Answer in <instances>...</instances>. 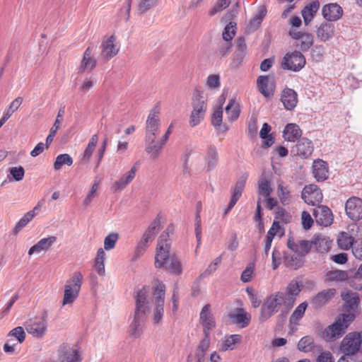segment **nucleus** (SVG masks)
<instances>
[{"instance_id":"obj_1","label":"nucleus","mask_w":362,"mask_h":362,"mask_svg":"<svg viewBox=\"0 0 362 362\" xmlns=\"http://www.w3.org/2000/svg\"><path fill=\"white\" fill-rule=\"evenodd\" d=\"M135 298L136 308L133 321L129 326V332L132 337L137 338L143 332L144 325L151 309L152 296L149 287L144 286L138 291Z\"/></svg>"},{"instance_id":"obj_2","label":"nucleus","mask_w":362,"mask_h":362,"mask_svg":"<svg viewBox=\"0 0 362 362\" xmlns=\"http://www.w3.org/2000/svg\"><path fill=\"white\" fill-rule=\"evenodd\" d=\"M159 115V109L154 107L150 111L146 121L145 150L152 159H155L153 148L154 146H156V138L160 134V121Z\"/></svg>"},{"instance_id":"obj_3","label":"nucleus","mask_w":362,"mask_h":362,"mask_svg":"<svg viewBox=\"0 0 362 362\" xmlns=\"http://www.w3.org/2000/svg\"><path fill=\"white\" fill-rule=\"evenodd\" d=\"M285 293L281 291L275 292L267 296L260 308L259 321L264 322L278 313L285 303Z\"/></svg>"},{"instance_id":"obj_4","label":"nucleus","mask_w":362,"mask_h":362,"mask_svg":"<svg viewBox=\"0 0 362 362\" xmlns=\"http://www.w3.org/2000/svg\"><path fill=\"white\" fill-rule=\"evenodd\" d=\"M355 319L353 313H342L337 318L336 321L328 326L323 332V337L327 341H332L341 337L347 329L349 325Z\"/></svg>"},{"instance_id":"obj_5","label":"nucleus","mask_w":362,"mask_h":362,"mask_svg":"<svg viewBox=\"0 0 362 362\" xmlns=\"http://www.w3.org/2000/svg\"><path fill=\"white\" fill-rule=\"evenodd\" d=\"M83 282V276L79 271L74 272L64 285L63 305L73 303L78 298Z\"/></svg>"},{"instance_id":"obj_6","label":"nucleus","mask_w":362,"mask_h":362,"mask_svg":"<svg viewBox=\"0 0 362 362\" xmlns=\"http://www.w3.org/2000/svg\"><path fill=\"white\" fill-rule=\"evenodd\" d=\"M172 230L171 227L168 226L166 231L163 232L158 238L155 256V266L156 268H163L172 256L170 254V243L169 240V232Z\"/></svg>"},{"instance_id":"obj_7","label":"nucleus","mask_w":362,"mask_h":362,"mask_svg":"<svg viewBox=\"0 0 362 362\" xmlns=\"http://www.w3.org/2000/svg\"><path fill=\"white\" fill-rule=\"evenodd\" d=\"M300 245V240L296 243L293 236H289L287 240V247L295 254L285 252L284 255V264L292 269H298L304 264V257L308 253H303Z\"/></svg>"},{"instance_id":"obj_8","label":"nucleus","mask_w":362,"mask_h":362,"mask_svg":"<svg viewBox=\"0 0 362 362\" xmlns=\"http://www.w3.org/2000/svg\"><path fill=\"white\" fill-rule=\"evenodd\" d=\"M192 103L193 110L191 112L189 124L192 127H195L204 119L207 104L205 97L197 90L193 93Z\"/></svg>"},{"instance_id":"obj_9","label":"nucleus","mask_w":362,"mask_h":362,"mask_svg":"<svg viewBox=\"0 0 362 362\" xmlns=\"http://www.w3.org/2000/svg\"><path fill=\"white\" fill-rule=\"evenodd\" d=\"M303 253H308L312 249L315 251L324 253L328 252L331 247V242L329 239L322 235H314L310 240H300V245Z\"/></svg>"},{"instance_id":"obj_10","label":"nucleus","mask_w":362,"mask_h":362,"mask_svg":"<svg viewBox=\"0 0 362 362\" xmlns=\"http://www.w3.org/2000/svg\"><path fill=\"white\" fill-rule=\"evenodd\" d=\"M155 291V308L153 310V322L156 324L159 323L163 317L164 313V300L165 286L161 282L157 281L153 286Z\"/></svg>"},{"instance_id":"obj_11","label":"nucleus","mask_w":362,"mask_h":362,"mask_svg":"<svg viewBox=\"0 0 362 362\" xmlns=\"http://www.w3.org/2000/svg\"><path fill=\"white\" fill-rule=\"evenodd\" d=\"M361 334L357 332L349 333L341 341L339 349L345 356L354 355L360 348Z\"/></svg>"},{"instance_id":"obj_12","label":"nucleus","mask_w":362,"mask_h":362,"mask_svg":"<svg viewBox=\"0 0 362 362\" xmlns=\"http://www.w3.org/2000/svg\"><path fill=\"white\" fill-rule=\"evenodd\" d=\"M47 314L46 311H44L41 317L30 320L27 322L25 329L33 337L41 338L47 332Z\"/></svg>"},{"instance_id":"obj_13","label":"nucleus","mask_w":362,"mask_h":362,"mask_svg":"<svg viewBox=\"0 0 362 362\" xmlns=\"http://www.w3.org/2000/svg\"><path fill=\"white\" fill-rule=\"evenodd\" d=\"M305 63L303 54L300 52L294 51L284 56L281 66L284 69L298 72L305 66Z\"/></svg>"},{"instance_id":"obj_14","label":"nucleus","mask_w":362,"mask_h":362,"mask_svg":"<svg viewBox=\"0 0 362 362\" xmlns=\"http://www.w3.org/2000/svg\"><path fill=\"white\" fill-rule=\"evenodd\" d=\"M210 307L209 304H206L199 314V323L203 327L204 339H210L211 332L216 327V321Z\"/></svg>"},{"instance_id":"obj_15","label":"nucleus","mask_w":362,"mask_h":362,"mask_svg":"<svg viewBox=\"0 0 362 362\" xmlns=\"http://www.w3.org/2000/svg\"><path fill=\"white\" fill-rule=\"evenodd\" d=\"M345 212L349 218L353 221L362 219V199L351 197L345 203Z\"/></svg>"},{"instance_id":"obj_16","label":"nucleus","mask_w":362,"mask_h":362,"mask_svg":"<svg viewBox=\"0 0 362 362\" xmlns=\"http://www.w3.org/2000/svg\"><path fill=\"white\" fill-rule=\"evenodd\" d=\"M288 34L291 38L298 40L296 46L303 52L308 51L313 45L314 36L311 33H303L291 28Z\"/></svg>"},{"instance_id":"obj_17","label":"nucleus","mask_w":362,"mask_h":362,"mask_svg":"<svg viewBox=\"0 0 362 362\" xmlns=\"http://www.w3.org/2000/svg\"><path fill=\"white\" fill-rule=\"evenodd\" d=\"M301 197L305 203L313 206L321 202L323 198L320 189L315 185L305 186L303 189Z\"/></svg>"},{"instance_id":"obj_18","label":"nucleus","mask_w":362,"mask_h":362,"mask_svg":"<svg viewBox=\"0 0 362 362\" xmlns=\"http://www.w3.org/2000/svg\"><path fill=\"white\" fill-rule=\"evenodd\" d=\"M96 50V47L93 45H90L85 50L83 59L79 66L78 71L83 73L87 71L90 73L95 69L97 65V61L94 57V54Z\"/></svg>"},{"instance_id":"obj_19","label":"nucleus","mask_w":362,"mask_h":362,"mask_svg":"<svg viewBox=\"0 0 362 362\" xmlns=\"http://www.w3.org/2000/svg\"><path fill=\"white\" fill-rule=\"evenodd\" d=\"M313 214L317 224L329 226L333 223L334 216L331 209L325 205H320L313 209Z\"/></svg>"},{"instance_id":"obj_20","label":"nucleus","mask_w":362,"mask_h":362,"mask_svg":"<svg viewBox=\"0 0 362 362\" xmlns=\"http://www.w3.org/2000/svg\"><path fill=\"white\" fill-rule=\"evenodd\" d=\"M247 175H243L235 183L231 189V198L228 207L225 209L223 216H226L236 204L238 199L242 196V193L245 189Z\"/></svg>"},{"instance_id":"obj_21","label":"nucleus","mask_w":362,"mask_h":362,"mask_svg":"<svg viewBox=\"0 0 362 362\" xmlns=\"http://www.w3.org/2000/svg\"><path fill=\"white\" fill-rule=\"evenodd\" d=\"M116 38L111 35L101 44L100 57L106 61L115 57L119 52V46L115 43Z\"/></svg>"},{"instance_id":"obj_22","label":"nucleus","mask_w":362,"mask_h":362,"mask_svg":"<svg viewBox=\"0 0 362 362\" xmlns=\"http://www.w3.org/2000/svg\"><path fill=\"white\" fill-rule=\"evenodd\" d=\"M313 149L312 141L307 138H301L297 141L292 151L301 158H308L313 153Z\"/></svg>"},{"instance_id":"obj_23","label":"nucleus","mask_w":362,"mask_h":362,"mask_svg":"<svg viewBox=\"0 0 362 362\" xmlns=\"http://www.w3.org/2000/svg\"><path fill=\"white\" fill-rule=\"evenodd\" d=\"M322 14L329 22L338 21L343 15L342 8L336 3H331L323 6Z\"/></svg>"},{"instance_id":"obj_24","label":"nucleus","mask_w":362,"mask_h":362,"mask_svg":"<svg viewBox=\"0 0 362 362\" xmlns=\"http://www.w3.org/2000/svg\"><path fill=\"white\" fill-rule=\"evenodd\" d=\"M334 33V24L329 21L322 22L316 30L317 37L325 42L332 39Z\"/></svg>"},{"instance_id":"obj_25","label":"nucleus","mask_w":362,"mask_h":362,"mask_svg":"<svg viewBox=\"0 0 362 362\" xmlns=\"http://www.w3.org/2000/svg\"><path fill=\"white\" fill-rule=\"evenodd\" d=\"M281 100L287 110H293L298 103V94L291 88H284L281 95Z\"/></svg>"},{"instance_id":"obj_26","label":"nucleus","mask_w":362,"mask_h":362,"mask_svg":"<svg viewBox=\"0 0 362 362\" xmlns=\"http://www.w3.org/2000/svg\"><path fill=\"white\" fill-rule=\"evenodd\" d=\"M229 317L234 323L240 325L242 328L248 326L251 320V315L242 308H236L229 315Z\"/></svg>"},{"instance_id":"obj_27","label":"nucleus","mask_w":362,"mask_h":362,"mask_svg":"<svg viewBox=\"0 0 362 362\" xmlns=\"http://www.w3.org/2000/svg\"><path fill=\"white\" fill-rule=\"evenodd\" d=\"M351 228L350 232L351 234L349 235L346 233L342 232L339 234L338 239H337V243L339 247L342 249L347 250L350 247L352 248V247L354 245L355 240L352 237L353 235H356L354 231V228L356 229V232H358V230L359 229V226L357 224H353L349 226Z\"/></svg>"},{"instance_id":"obj_28","label":"nucleus","mask_w":362,"mask_h":362,"mask_svg":"<svg viewBox=\"0 0 362 362\" xmlns=\"http://www.w3.org/2000/svg\"><path fill=\"white\" fill-rule=\"evenodd\" d=\"M56 241L57 237L53 235L42 238L29 249L28 255H32L35 253H40L42 251L45 252L48 250Z\"/></svg>"},{"instance_id":"obj_29","label":"nucleus","mask_w":362,"mask_h":362,"mask_svg":"<svg viewBox=\"0 0 362 362\" xmlns=\"http://www.w3.org/2000/svg\"><path fill=\"white\" fill-rule=\"evenodd\" d=\"M335 293L336 291L334 288L323 290L313 298L311 303L314 307L321 308L329 302Z\"/></svg>"},{"instance_id":"obj_30","label":"nucleus","mask_w":362,"mask_h":362,"mask_svg":"<svg viewBox=\"0 0 362 362\" xmlns=\"http://www.w3.org/2000/svg\"><path fill=\"white\" fill-rule=\"evenodd\" d=\"M136 168L134 165L130 170L123 175L119 180L114 182L112 188L115 192L122 190L127 185H129L135 177L136 173Z\"/></svg>"},{"instance_id":"obj_31","label":"nucleus","mask_w":362,"mask_h":362,"mask_svg":"<svg viewBox=\"0 0 362 362\" xmlns=\"http://www.w3.org/2000/svg\"><path fill=\"white\" fill-rule=\"evenodd\" d=\"M314 177L317 181H324L328 177V169L326 162L322 160H315L313 165Z\"/></svg>"},{"instance_id":"obj_32","label":"nucleus","mask_w":362,"mask_h":362,"mask_svg":"<svg viewBox=\"0 0 362 362\" xmlns=\"http://www.w3.org/2000/svg\"><path fill=\"white\" fill-rule=\"evenodd\" d=\"M267 11L265 6H262L259 8L257 13L250 20L247 25L246 29L248 33L254 32L259 28L263 19L267 15Z\"/></svg>"},{"instance_id":"obj_33","label":"nucleus","mask_w":362,"mask_h":362,"mask_svg":"<svg viewBox=\"0 0 362 362\" xmlns=\"http://www.w3.org/2000/svg\"><path fill=\"white\" fill-rule=\"evenodd\" d=\"M320 8V2L318 1H313L308 4L302 11V16L305 24L308 25L313 20L314 16Z\"/></svg>"},{"instance_id":"obj_34","label":"nucleus","mask_w":362,"mask_h":362,"mask_svg":"<svg viewBox=\"0 0 362 362\" xmlns=\"http://www.w3.org/2000/svg\"><path fill=\"white\" fill-rule=\"evenodd\" d=\"M98 141V134H93L90 137L86 149L84 150L83 153L80 156V160H81V163L86 164L90 160L91 156L95 148Z\"/></svg>"},{"instance_id":"obj_35","label":"nucleus","mask_w":362,"mask_h":362,"mask_svg":"<svg viewBox=\"0 0 362 362\" xmlns=\"http://www.w3.org/2000/svg\"><path fill=\"white\" fill-rule=\"evenodd\" d=\"M283 136L286 141H295L301 136V130L296 124H288L283 132Z\"/></svg>"},{"instance_id":"obj_36","label":"nucleus","mask_w":362,"mask_h":362,"mask_svg":"<svg viewBox=\"0 0 362 362\" xmlns=\"http://www.w3.org/2000/svg\"><path fill=\"white\" fill-rule=\"evenodd\" d=\"M341 298L345 302L347 311H354L359 303L358 295L356 293L347 291L341 294Z\"/></svg>"},{"instance_id":"obj_37","label":"nucleus","mask_w":362,"mask_h":362,"mask_svg":"<svg viewBox=\"0 0 362 362\" xmlns=\"http://www.w3.org/2000/svg\"><path fill=\"white\" fill-rule=\"evenodd\" d=\"M64 112H65L64 107H62L59 110L55 122H54L53 126L52 127V128L50 129L49 134H48V136L46 138L47 146H49L50 145V144L52 142L54 137L55 136V135L57 134V132L59 129L60 124L62 121Z\"/></svg>"},{"instance_id":"obj_38","label":"nucleus","mask_w":362,"mask_h":362,"mask_svg":"<svg viewBox=\"0 0 362 362\" xmlns=\"http://www.w3.org/2000/svg\"><path fill=\"white\" fill-rule=\"evenodd\" d=\"M210 346V339H202L194 353L195 362H205L206 353Z\"/></svg>"},{"instance_id":"obj_39","label":"nucleus","mask_w":362,"mask_h":362,"mask_svg":"<svg viewBox=\"0 0 362 362\" xmlns=\"http://www.w3.org/2000/svg\"><path fill=\"white\" fill-rule=\"evenodd\" d=\"M303 287L302 282L297 280H292L287 286L286 293L288 297L289 300L293 302L296 299V296L300 293Z\"/></svg>"},{"instance_id":"obj_40","label":"nucleus","mask_w":362,"mask_h":362,"mask_svg":"<svg viewBox=\"0 0 362 362\" xmlns=\"http://www.w3.org/2000/svg\"><path fill=\"white\" fill-rule=\"evenodd\" d=\"M205 160L208 170L215 168L218 160V156L214 146L211 145L208 147Z\"/></svg>"},{"instance_id":"obj_41","label":"nucleus","mask_w":362,"mask_h":362,"mask_svg":"<svg viewBox=\"0 0 362 362\" xmlns=\"http://www.w3.org/2000/svg\"><path fill=\"white\" fill-rule=\"evenodd\" d=\"M298 349L304 353L313 351L315 349L314 339L311 336H305L302 337L298 343Z\"/></svg>"},{"instance_id":"obj_42","label":"nucleus","mask_w":362,"mask_h":362,"mask_svg":"<svg viewBox=\"0 0 362 362\" xmlns=\"http://www.w3.org/2000/svg\"><path fill=\"white\" fill-rule=\"evenodd\" d=\"M225 110L228 119L232 122L235 121L240 116V107L239 105L235 104L234 99L228 101Z\"/></svg>"},{"instance_id":"obj_43","label":"nucleus","mask_w":362,"mask_h":362,"mask_svg":"<svg viewBox=\"0 0 362 362\" xmlns=\"http://www.w3.org/2000/svg\"><path fill=\"white\" fill-rule=\"evenodd\" d=\"M164 267L166 270L174 274L180 275L182 272L181 262L175 255H172L169 261H168V264Z\"/></svg>"},{"instance_id":"obj_44","label":"nucleus","mask_w":362,"mask_h":362,"mask_svg":"<svg viewBox=\"0 0 362 362\" xmlns=\"http://www.w3.org/2000/svg\"><path fill=\"white\" fill-rule=\"evenodd\" d=\"M271 131V127L267 123H264L259 132V136L263 140V146L268 148L274 143V137L269 132Z\"/></svg>"},{"instance_id":"obj_45","label":"nucleus","mask_w":362,"mask_h":362,"mask_svg":"<svg viewBox=\"0 0 362 362\" xmlns=\"http://www.w3.org/2000/svg\"><path fill=\"white\" fill-rule=\"evenodd\" d=\"M173 124H170L165 132L163 137L157 141L156 146H154L153 151H154V158H157L160 153L163 146L169 139V136L172 132Z\"/></svg>"},{"instance_id":"obj_46","label":"nucleus","mask_w":362,"mask_h":362,"mask_svg":"<svg viewBox=\"0 0 362 362\" xmlns=\"http://www.w3.org/2000/svg\"><path fill=\"white\" fill-rule=\"evenodd\" d=\"M241 336L239 334H232L227 337L221 344L220 349L223 351L233 350L235 344L240 341Z\"/></svg>"},{"instance_id":"obj_47","label":"nucleus","mask_w":362,"mask_h":362,"mask_svg":"<svg viewBox=\"0 0 362 362\" xmlns=\"http://www.w3.org/2000/svg\"><path fill=\"white\" fill-rule=\"evenodd\" d=\"M73 164V158L68 153L59 154L57 156L54 163V169L55 170H60L63 165H66L71 166Z\"/></svg>"},{"instance_id":"obj_48","label":"nucleus","mask_w":362,"mask_h":362,"mask_svg":"<svg viewBox=\"0 0 362 362\" xmlns=\"http://www.w3.org/2000/svg\"><path fill=\"white\" fill-rule=\"evenodd\" d=\"M272 192V188L270 181L265 177H261L258 185V194L259 197L270 196Z\"/></svg>"},{"instance_id":"obj_49","label":"nucleus","mask_w":362,"mask_h":362,"mask_svg":"<svg viewBox=\"0 0 362 362\" xmlns=\"http://www.w3.org/2000/svg\"><path fill=\"white\" fill-rule=\"evenodd\" d=\"M62 362H81V357L76 349H67L61 355Z\"/></svg>"},{"instance_id":"obj_50","label":"nucleus","mask_w":362,"mask_h":362,"mask_svg":"<svg viewBox=\"0 0 362 362\" xmlns=\"http://www.w3.org/2000/svg\"><path fill=\"white\" fill-rule=\"evenodd\" d=\"M307 307L308 303L306 302H303L299 304L293 312L290 317V322L292 324H297L298 322L304 316Z\"/></svg>"},{"instance_id":"obj_51","label":"nucleus","mask_w":362,"mask_h":362,"mask_svg":"<svg viewBox=\"0 0 362 362\" xmlns=\"http://www.w3.org/2000/svg\"><path fill=\"white\" fill-rule=\"evenodd\" d=\"M277 192L281 203L284 206L289 204L291 202V192L289 189L284 187L282 183H279L277 187Z\"/></svg>"},{"instance_id":"obj_52","label":"nucleus","mask_w":362,"mask_h":362,"mask_svg":"<svg viewBox=\"0 0 362 362\" xmlns=\"http://www.w3.org/2000/svg\"><path fill=\"white\" fill-rule=\"evenodd\" d=\"M36 213L34 211H28L24 214V216L18 221L16 224L13 232L15 233H18L23 228H24L35 216Z\"/></svg>"},{"instance_id":"obj_53","label":"nucleus","mask_w":362,"mask_h":362,"mask_svg":"<svg viewBox=\"0 0 362 362\" xmlns=\"http://www.w3.org/2000/svg\"><path fill=\"white\" fill-rule=\"evenodd\" d=\"M236 33V23L230 21L224 28L222 37L224 41L231 42Z\"/></svg>"},{"instance_id":"obj_54","label":"nucleus","mask_w":362,"mask_h":362,"mask_svg":"<svg viewBox=\"0 0 362 362\" xmlns=\"http://www.w3.org/2000/svg\"><path fill=\"white\" fill-rule=\"evenodd\" d=\"M257 86L261 93L265 97H269L272 95V92L268 89L269 76H260L257 81Z\"/></svg>"},{"instance_id":"obj_55","label":"nucleus","mask_w":362,"mask_h":362,"mask_svg":"<svg viewBox=\"0 0 362 362\" xmlns=\"http://www.w3.org/2000/svg\"><path fill=\"white\" fill-rule=\"evenodd\" d=\"M327 279L329 281H341L348 278L346 272L342 270H332L327 273Z\"/></svg>"},{"instance_id":"obj_56","label":"nucleus","mask_w":362,"mask_h":362,"mask_svg":"<svg viewBox=\"0 0 362 362\" xmlns=\"http://www.w3.org/2000/svg\"><path fill=\"white\" fill-rule=\"evenodd\" d=\"M160 0H140L138 4V11L140 13H144L156 6Z\"/></svg>"},{"instance_id":"obj_57","label":"nucleus","mask_w":362,"mask_h":362,"mask_svg":"<svg viewBox=\"0 0 362 362\" xmlns=\"http://www.w3.org/2000/svg\"><path fill=\"white\" fill-rule=\"evenodd\" d=\"M8 170L11 175L12 176V179L8 176L10 182H11L12 180L16 182H19L23 179L25 175V170L22 166L11 167Z\"/></svg>"},{"instance_id":"obj_58","label":"nucleus","mask_w":362,"mask_h":362,"mask_svg":"<svg viewBox=\"0 0 362 362\" xmlns=\"http://www.w3.org/2000/svg\"><path fill=\"white\" fill-rule=\"evenodd\" d=\"M119 238L117 233H111L107 235L104 240V249L105 250H110L115 247L116 243Z\"/></svg>"},{"instance_id":"obj_59","label":"nucleus","mask_w":362,"mask_h":362,"mask_svg":"<svg viewBox=\"0 0 362 362\" xmlns=\"http://www.w3.org/2000/svg\"><path fill=\"white\" fill-rule=\"evenodd\" d=\"M8 337L12 338L15 337L17 341L19 344H21L24 341L25 338V333L24 329L21 327H16L14 329H11L8 334Z\"/></svg>"},{"instance_id":"obj_60","label":"nucleus","mask_w":362,"mask_h":362,"mask_svg":"<svg viewBox=\"0 0 362 362\" xmlns=\"http://www.w3.org/2000/svg\"><path fill=\"white\" fill-rule=\"evenodd\" d=\"M148 247V243H146L140 240L134 250L132 260L136 261L139 257H141L144 254Z\"/></svg>"},{"instance_id":"obj_61","label":"nucleus","mask_w":362,"mask_h":362,"mask_svg":"<svg viewBox=\"0 0 362 362\" xmlns=\"http://www.w3.org/2000/svg\"><path fill=\"white\" fill-rule=\"evenodd\" d=\"M23 103V98L21 97H17L16 99H14L11 104L9 105L8 107L5 110L4 114L5 115H7L8 118L13 115L14 112H16L21 105Z\"/></svg>"},{"instance_id":"obj_62","label":"nucleus","mask_w":362,"mask_h":362,"mask_svg":"<svg viewBox=\"0 0 362 362\" xmlns=\"http://www.w3.org/2000/svg\"><path fill=\"white\" fill-rule=\"evenodd\" d=\"M223 120V107L221 105L217 107L211 117V123L215 127H221Z\"/></svg>"},{"instance_id":"obj_63","label":"nucleus","mask_w":362,"mask_h":362,"mask_svg":"<svg viewBox=\"0 0 362 362\" xmlns=\"http://www.w3.org/2000/svg\"><path fill=\"white\" fill-rule=\"evenodd\" d=\"M254 265L252 264L247 265L241 274V281L244 283L250 282L252 279Z\"/></svg>"},{"instance_id":"obj_64","label":"nucleus","mask_w":362,"mask_h":362,"mask_svg":"<svg viewBox=\"0 0 362 362\" xmlns=\"http://www.w3.org/2000/svg\"><path fill=\"white\" fill-rule=\"evenodd\" d=\"M352 252L356 259L362 260V239L355 240L352 247Z\"/></svg>"}]
</instances>
